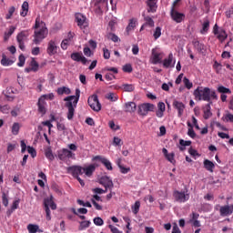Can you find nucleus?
Returning <instances> with one entry per match:
<instances>
[{
  "label": "nucleus",
  "instance_id": "f257e3e1",
  "mask_svg": "<svg viewBox=\"0 0 233 233\" xmlns=\"http://www.w3.org/2000/svg\"><path fill=\"white\" fill-rule=\"evenodd\" d=\"M193 96L196 101H207L210 103L211 101H218V96L215 90H211L209 87L198 86L194 92Z\"/></svg>",
  "mask_w": 233,
  "mask_h": 233
},
{
  "label": "nucleus",
  "instance_id": "f03ea898",
  "mask_svg": "<svg viewBox=\"0 0 233 233\" xmlns=\"http://www.w3.org/2000/svg\"><path fill=\"white\" fill-rule=\"evenodd\" d=\"M81 96V91L79 88L76 89V96H69L64 98V101H66L65 104L66 108H67L66 118L71 121L74 119L76 108L79 102Z\"/></svg>",
  "mask_w": 233,
  "mask_h": 233
},
{
  "label": "nucleus",
  "instance_id": "7ed1b4c3",
  "mask_svg": "<svg viewBox=\"0 0 233 233\" xmlns=\"http://www.w3.org/2000/svg\"><path fill=\"white\" fill-rule=\"evenodd\" d=\"M173 198L175 201L178 203H186L190 198V194L188 193V189L185 188L184 191L175 190L173 191Z\"/></svg>",
  "mask_w": 233,
  "mask_h": 233
},
{
  "label": "nucleus",
  "instance_id": "20e7f679",
  "mask_svg": "<svg viewBox=\"0 0 233 233\" xmlns=\"http://www.w3.org/2000/svg\"><path fill=\"white\" fill-rule=\"evenodd\" d=\"M213 34L217 36V39L223 44L228 37V35L226 29H222V27H218V24H215L213 27Z\"/></svg>",
  "mask_w": 233,
  "mask_h": 233
},
{
  "label": "nucleus",
  "instance_id": "39448f33",
  "mask_svg": "<svg viewBox=\"0 0 233 233\" xmlns=\"http://www.w3.org/2000/svg\"><path fill=\"white\" fill-rule=\"evenodd\" d=\"M156 109V106L150 103H144L138 106L137 114L140 116H147L148 112H154Z\"/></svg>",
  "mask_w": 233,
  "mask_h": 233
},
{
  "label": "nucleus",
  "instance_id": "423d86ee",
  "mask_svg": "<svg viewBox=\"0 0 233 233\" xmlns=\"http://www.w3.org/2000/svg\"><path fill=\"white\" fill-rule=\"evenodd\" d=\"M58 159L61 161H66L67 159H76V153L68 148H62L57 153Z\"/></svg>",
  "mask_w": 233,
  "mask_h": 233
},
{
  "label": "nucleus",
  "instance_id": "0eeeda50",
  "mask_svg": "<svg viewBox=\"0 0 233 233\" xmlns=\"http://www.w3.org/2000/svg\"><path fill=\"white\" fill-rule=\"evenodd\" d=\"M88 106L94 112L101 111V103L97 95H92L87 99Z\"/></svg>",
  "mask_w": 233,
  "mask_h": 233
},
{
  "label": "nucleus",
  "instance_id": "6e6552de",
  "mask_svg": "<svg viewBox=\"0 0 233 233\" xmlns=\"http://www.w3.org/2000/svg\"><path fill=\"white\" fill-rule=\"evenodd\" d=\"M108 11V0H95V12L97 15Z\"/></svg>",
  "mask_w": 233,
  "mask_h": 233
},
{
  "label": "nucleus",
  "instance_id": "1a4fd4ad",
  "mask_svg": "<svg viewBox=\"0 0 233 233\" xmlns=\"http://www.w3.org/2000/svg\"><path fill=\"white\" fill-rule=\"evenodd\" d=\"M215 210H219V215L221 217H228L233 214V205H225V206H215Z\"/></svg>",
  "mask_w": 233,
  "mask_h": 233
},
{
  "label": "nucleus",
  "instance_id": "9d476101",
  "mask_svg": "<svg viewBox=\"0 0 233 233\" xmlns=\"http://www.w3.org/2000/svg\"><path fill=\"white\" fill-rule=\"evenodd\" d=\"M171 19L177 24H180L186 19V15L177 10V8L171 7L170 11Z\"/></svg>",
  "mask_w": 233,
  "mask_h": 233
},
{
  "label": "nucleus",
  "instance_id": "9b49d317",
  "mask_svg": "<svg viewBox=\"0 0 233 233\" xmlns=\"http://www.w3.org/2000/svg\"><path fill=\"white\" fill-rule=\"evenodd\" d=\"M48 35L47 27H42V29L38 31H35V42L36 45H39Z\"/></svg>",
  "mask_w": 233,
  "mask_h": 233
},
{
  "label": "nucleus",
  "instance_id": "f8f14e48",
  "mask_svg": "<svg viewBox=\"0 0 233 233\" xmlns=\"http://www.w3.org/2000/svg\"><path fill=\"white\" fill-rule=\"evenodd\" d=\"M66 172L71 174L75 178L84 174L82 166H70L69 167H66Z\"/></svg>",
  "mask_w": 233,
  "mask_h": 233
},
{
  "label": "nucleus",
  "instance_id": "ddd939ff",
  "mask_svg": "<svg viewBox=\"0 0 233 233\" xmlns=\"http://www.w3.org/2000/svg\"><path fill=\"white\" fill-rule=\"evenodd\" d=\"M28 33L27 31H21L17 35V42L19 45V48L23 51L25 49V42L27 40Z\"/></svg>",
  "mask_w": 233,
  "mask_h": 233
},
{
  "label": "nucleus",
  "instance_id": "4468645a",
  "mask_svg": "<svg viewBox=\"0 0 233 233\" xmlns=\"http://www.w3.org/2000/svg\"><path fill=\"white\" fill-rule=\"evenodd\" d=\"M99 184L102 185L105 187V189H106V191H112V188L114 187L112 179H110V177H102L99 179Z\"/></svg>",
  "mask_w": 233,
  "mask_h": 233
},
{
  "label": "nucleus",
  "instance_id": "2eb2a0df",
  "mask_svg": "<svg viewBox=\"0 0 233 233\" xmlns=\"http://www.w3.org/2000/svg\"><path fill=\"white\" fill-rule=\"evenodd\" d=\"M70 57L73 61L81 62L83 65H86L88 62H91L88 61V59H86L85 56H83L82 53L78 52L71 54Z\"/></svg>",
  "mask_w": 233,
  "mask_h": 233
},
{
  "label": "nucleus",
  "instance_id": "dca6fc26",
  "mask_svg": "<svg viewBox=\"0 0 233 233\" xmlns=\"http://www.w3.org/2000/svg\"><path fill=\"white\" fill-rule=\"evenodd\" d=\"M94 160H98L100 161L104 166L105 167L109 170V171H112L113 170V167H112V162L110 160H108V158L105 157H102V156H96L94 157Z\"/></svg>",
  "mask_w": 233,
  "mask_h": 233
},
{
  "label": "nucleus",
  "instance_id": "f3484780",
  "mask_svg": "<svg viewBox=\"0 0 233 233\" xmlns=\"http://www.w3.org/2000/svg\"><path fill=\"white\" fill-rule=\"evenodd\" d=\"M58 52V46L56 45V43L53 40L49 41L47 44V48H46V53L49 56H54L56 54H57Z\"/></svg>",
  "mask_w": 233,
  "mask_h": 233
},
{
  "label": "nucleus",
  "instance_id": "a211bd4d",
  "mask_svg": "<svg viewBox=\"0 0 233 233\" xmlns=\"http://www.w3.org/2000/svg\"><path fill=\"white\" fill-rule=\"evenodd\" d=\"M76 21L80 28H86L87 26L86 17L81 14H76Z\"/></svg>",
  "mask_w": 233,
  "mask_h": 233
},
{
  "label": "nucleus",
  "instance_id": "6ab92c4d",
  "mask_svg": "<svg viewBox=\"0 0 233 233\" xmlns=\"http://www.w3.org/2000/svg\"><path fill=\"white\" fill-rule=\"evenodd\" d=\"M173 107L178 111V117H182L184 111L186 109V106L184 103L175 100L173 101Z\"/></svg>",
  "mask_w": 233,
  "mask_h": 233
},
{
  "label": "nucleus",
  "instance_id": "aec40b11",
  "mask_svg": "<svg viewBox=\"0 0 233 233\" xmlns=\"http://www.w3.org/2000/svg\"><path fill=\"white\" fill-rule=\"evenodd\" d=\"M213 104V102H208L207 105H205V106L203 107V118L205 120H208L212 116V112H211V105Z\"/></svg>",
  "mask_w": 233,
  "mask_h": 233
},
{
  "label": "nucleus",
  "instance_id": "412c9836",
  "mask_svg": "<svg viewBox=\"0 0 233 233\" xmlns=\"http://www.w3.org/2000/svg\"><path fill=\"white\" fill-rule=\"evenodd\" d=\"M38 113L44 116L46 114V102L44 100V97L38 98Z\"/></svg>",
  "mask_w": 233,
  "mask_h": 233
},
{
  "label": "nucleus",
  "instance_id": "4be33fe9",
  "mask_svg": "<svg viewBox=\"0 0 233 233\" xmlns=\"http://www.w3.org/2000/svg\"><path fill=\"white\" fill-rule=\"evenodd\" d=\"M96 170V166L95 164H90L86 167H83V174L87 177H91Z\"/></svg>",
  "mask_w": 233,
  "mask_h": 233
},
{
  "label": "nucleus",
  "instance_id": "5701e85b",
  "mask_svg": "<svg viewBox=\"0 0 233 233\" xmlns=\"http://www.w3.org/2000/svg\"><path fill=\"white\" fill-rule=\"evenodd\" d=\"M162 152H163L165 157L167 158V160L169 161V163H171L173 165L176 164L175 153L174 152L168 153V151L166 147H164L162 149Z\"/></svg>",
  "mask_w": 233,
  "mask_h": 233
},
{
  "label": "nucleus",
  "instance_id": "b1692460",
  "mask_svg": "<svg viewBox=\"0 0 233 233\" xmlns=\"http://www.w3.org/2000/svg\"><path fill=\"white\" fill-rule=\"evenodd\" d=\"M124 110L126 113H135L137 110V105L135 102H127L124 106Z\"/></svg>",
  "mask_w": 233,
  "mask_h": 233
},
{
  "label": "nucleus",
  "instance_id": "393cba45",
  "mask_svg": "<svg viewBox=\"0 0 233 233\" xmlns=\"http://www.w3.org/2000/svg\"><path fill=\"white\" fill-rule=\"evenodd\" d=\"M192 45L198 53L205 54L207 52L206 46L204 44H201L199 41H193Z\"/></svg>",
  "mask_w": 233,
  "mask_h": 233
},
{
  "label": "nucleus",
  "instance_id": "a878e982",
  "mask_svg": "<svg viewBox=\"0 0 233 233\" xmlns=\"http://www.w3.org/2000/svg\"><path fill=\"white\" fill-rule=\"evenodd\" d=\"M157 0H147V5L148 6L147 12L148 13H156L157 9Z\"/></svg>",
  "mask_w": 233,
  "mask_h": 233
},
{
  "label": "nucleus",
  "instance_id": "bb28decb",
  "mask_svg": "<svg viewBox=\"0 0 233 233\" xmlns=\"http://www.w3.org/2000/svg\"><path fill=\"white\" fill-rule=\"evenodd\" d=\"M204 168L209 172H214L215 164L209 159H204L203 161Z\"/></svg>",
  "mask_w": 233,
  "mask_h": 233
},
{
  "label": "nucleus",
  "instance_id": "cd10ccee",
  "mask_svg": "<svg viewBox=\"0 0 233 233\" xmlns=\"http://www.w3.org/2000/svg\"><path fill=\"white\" fill-rule=\"evenodd\" d=\"M44 207H50L52 210L56 209V204L54 202L53 197L44 199Z\"/></svg>",
  "mask_w": 233,
  "mask_h": 233
},
{
  "label": "nucleus",
  "instance_id": "c85d7f7f",
  "mask_svg": "<svg viewBox=\"0 0 233 233\" xmlns=\"http://www.w3.org/2000/svg\"><path fill=\"white\" fill-rule=\"evenodd\" d=\"M161 54L160 53H157L155 49L152 50V56H153V60H152V63L154 65H157V64H160L162 61V58L160 57Z\"/></svg>",
  "mask_w": 233,
  "mask_h": 233
},
{
  "label": "nucleus",
  "instance_id": "c756f323",
  "mask_svg": "<svg viewBox=\"0 0 233 233\" xmlns=\"http://www.w3.org/2000/svg\"><path fill=\"white\" fill-rule=\"evenodd\" d=\"M143 16H144V20H145L144 26H149L150 28L155 26V21L152 19L151 16L145 15H143Z\"/></svg>",
  "mask_w": 233,
  "mask_h": 233
},
{
  "label": "nucleus",
  "instance_id": "7c9ffc66",
  "mask_svg": "<svg viewBox=\"0 0 233 233\" xmlns=\"http://www.w3.org/2000/svg\"><path fill=\"white\" fill-rule=\"evenodd\" d=\"M209 28H210V22H209V20H205L203 22V24H202V29H200V34L201 35L208 34Z\"/></svg>",
  "mask_w": 233,
  "mask_h": 233
},
{
  "label": "nucleus",
  "instance_id": "2f4dec72",
  "mask_svg": "<svg viewBox=\"0 0 233 233\" xmlns=\"http://www.w3.org/2000/svg\"><path fill=\"white\" fill-rule=\"evenodd\" d=\"M27 231H29V233L43 232V230L39 228L38 225H34V224L27 225Z\"/></svg>",
  "mask_w": 233,
  "mask_h": 233
},
{
  "label": "nucleus",
  "instance_id": "473e14b6",
  "mask_svg": "<svg viewBox=\"0 0 233 233\" xmlns=\"http://www.w3.org/2000/svg\"><path fill=\"white\" fill-rule=\"evenodd\" d=\"M29 11V4L27 1H25L22 5V11L20 13L21 16L25 17Z\"/></svg>",
  "mask_w": 233,
  "mask_h": 233
},
{
  "label": "nucleus",
  "instance_id": "72a5a7b5",
  "mask_svg": "<svg viewBox=\"0 0 233 233\" xmlns=\"http://www.w3.org/2000/svg\"><path fill=\"white\" fill-rule=\"evenodd\" d=\"M56 93L58 94V96H63V94L69 96L71 94V89L69 87L63 86L57 88Z\"/></svg>",
  "mask_w": 233,
  "mask_h": 233
},
{
  "label": "nucleus",
  "instance_id": "f704fd0d",
  "mask_svg": "<svg viewBox=\"0 0 233 233\" xmlns=\"http://www.w3.org/2000/svg\"><path fill=\"white\" fill-rule=\"evenodd\" d=\"M14 64V61L7 58L5 55L2 56L1 65L4 66H10Z\"/></svg>",
  "mask_w": 233,
  "mask_h": 233
},
{
  "label": "nucleus",
  "instance_id": "c9c22d12",
  "mask_svg": "<svg viewBox=\"0 0 233 233\" xmlns=\"http://www.w3.org/2000/svg\"><path fill=\"white\" fill-rule=\"evenodd\" d=\"M187 126L189 127L187 130V136L191 138H195L197 134H196L195 130L193 129V125L189 121H187Z\"/></svg>",
  "mask_w": 233,
  "mask_h": 233
},
{
  "label": "nucleus",
  "instance_id": "e433bc0d",
  "mask_svg": "<svg viewBox=\"0 0 233 233\" xmlns=\"http://www.w3.org/2000/svg\"><path fill=\"white\" fill-rule=\"evenodd\" d=\"M30 66H31L30 69H28V68L25 69L27 72H29V71L37 72L38 71L39 64L34 58L31 60Z\"/></svg>",
  "mask_w": 233,
  "mask_h": 233
},
{
  "label": "nucleus",
  "instance_id": "4c0bfd02",
  "mask_svg": "<svg viewBox=\"0 0 233 233\" xmlns=\"http://www.w3.org/2000/svg\"><path fill=\"white\" fill-rule=\"evenodd\" d=\"M137 18H131L129 20V24L127 27V32L132 31L137 26Z\"/></svg>",
  "mask_w": 233,
  "mask_h": 233
},
{
  "label": "nucleus",
  "instance_id": "58836bf2",
  "mask_svg": "<svg viewBox=\"0 0 233 233\" xmlns=\"http://www.w3.org/2000/svg\"><path fill=\"white\" fill-rule=\"evenodd\" d=\"M45 157L49 160V161H53L55 159V156L53 154V151L51 149V147H47L45 150Z\"/></svg>",
  "mask_w": 233,
  "mask_h": 233
},
{
  "label": "nucleus",
  "instance_id": "ea45409f",
  "mask_svg": "<svg viewBox=\"0 0 233 233\" xmlns=\"http://www.w3.org/2000/svg\"><path fill=\"white\" fill-rule=\"evenodd\" d=\"M172 61H173V54H169V56H167V58H166L163 62L164 67L166 68L170 67L172 65Z\"/></svg>",
  "mask_w": 233,
  "mask_h": 233
},
{
  "label": "nucleus",
  "instance_id": "a19ab883",
  "mask_svg": "<svg viewBox=\"0 0 233 233\" xmlns=\"http://www.w3.org/2000/svg\"><path fill=\"white\" fill-rule=\"evenodd\" d=\"M122 88H123V90L126 91V92H132V91H134V89H135V86L132 85V84H124V85L122 86Z\"/></svg>",
  "mask_w": 233,
  "mask_h": 233
},
{
  "label": "nucleus",
  "instance_id": "79ce46f5",
  "mask_svg": "<svg viewBox=\"0 0 233 233\" xmlns=\"http://www.w3.org/2000/svg\"><path fill=\"white\" fill-rule=\"evenodd\" d=\"M106 38H107L108 40L113 41L114 43H116V42H118V40H119V38L117 37L116 35H115V33H107Z\"/></svg>",
  "mask_w": 233,
  "mask_h": 233
},
{
  "label": "nucleus",
  "instance_id": "37998d69",
  "mask_svg": "<svg viewBox=\"0 0 233 233\" xmlns=\"http://www.w3.org/2000/svg\"><path fill=\"white\" fill-rule=\"evenodd\" d=\"M15 29L16 27H14V25H11V27L9 28V31H6L5 33V40L9 39V37L15 33Z\"/></svg>",
  "mask_w": 233,
  "mask_h": 233
},
{
  "label": "nucleus",
  "instance_id": "c03bdc74",
  "mask_svg": "<svg viewBox=\"0 0 233 233\" xmlns=\"http://www.w3.org/2000/svg\"><path fill=\"white\" fill-rule=\"evenodd\" d=\"M90 225H91V221H89V220L82 221V222H80V225H79V230H84V229L89 228Z\"/></svg>",
  "mask_w": 233,
  "mask_h": 233
},
{
  "label": "nucleus",
  "instance_id": "a18cd8bd",
  "mask_svg": "<svg viewBox=\"0 0 233 233\" xmlns=\"http://www.w3.org/2000/svg\"><path fill=\"white\" fill-rule=\"evenodd\" d=\"M218 91L222 94H231L232 91L229 88H227L226 86H220L218 87Z\"/></svg>",
  "mask_w": 233,
  "mask_h": 233
},
{
  "label": "nucleus",
  "instance_id": "49530a36",
  "mask_svg": "<svg viewBox=\"0 0 233 233\" xmlns=\"http://www.w3.org/2000/svg\"><path fill=\"white\" fill-rule=\"evenodd\" d=\"M19 123H14L13 127H12V133L14 136H17L19 134Z\"/></svg>",
  "mask_w": 233,
  "mask_h": 233
},
{
  "label": "nucleus",
  "instance_id": "de8ad7c7",
  "mask_svg": "<svg viewBox=\"0 0 233 233\" xmlns=\"http://www.w3.org/2000/svg\"><path fill=\"white\" fill-rule=\"evenodd\" d=\"M0 111L4 115H8L10 113V106H8V105L0 106Z\"/></svg>",
  "mask_w": 233,
  "mask_h": 233
},
{
  "label": "nucleus",
  "instance_id": "09e8293b",
  "mask_svg": "<svg viewBox=\"0 0 233 233\" xmlns=\"http://www.w3.org/2000/svg\"><path fill=\"white\" fill-rule=\"evenodd\" d=\"M183 84L187 89H191L193 87V83H191L190 80L187 77L183 78Z\"/></svg>",
  "mask_w": 233,
  "mask_h": 233
},
{
  "label": "nucleus",
  "instance_id": "8fccbe9b",
  "mask_svg": "<svg viewBox=\"0 0 233 233\" xmlns=\"http://www.w3.org/2000/svg\"><path fill=\"white\" fill-rule=\"evenodd\" d=\"M15 12V6H11V7L8 9V13H7L6 15H5V19H6V20L11 19V17L13 16V15H14Z\"/></svg>",
  "mask_w": 233,
  "mask_h": 233
},
{
  "label": "nucleus",
  "instance_id": "3c124183",
  "mask_svg": "<svg viewBox=\"0 0 233 233\" xmlns=\"http://www.w3.org/2000/svg\"><path fill=\"white\" fill-rule=\"evenodd\" d=\"M162 34V29L161 27H156L155 31H154V38L155 40H157Z\"/></svg>",
  "mask_w": 233,
  "mask_h": 233
},
{
  "label": "nucleus",
  "instance_id": "603ef678",
  "mask_svg": "<svg viewBox=\"0 0 233 233\" xmlns=\"http://www.w3.org/2000/svg\"><path fill=\"white\" fill-rule=\"evenodd\" d=\"M132 211L135 215H137L139 211L140 208V202L139 201H136L135 205L132 206Z\"/></svg>",
  "mask_w": 233,
  "mask_h": 233
},
{
  "label": "nucleus",
  "instance_id": "864d4df0",
  "mask_svg": "<svg viewBox=\"0 0 233 233\" xmlns=\"http://www.w3.org/2000/svg\"><path fill=\"white\" fill-rule=\"evenodd\" d=\"M27 153H29L33 158L36 157V150L31 146H27Z\"/></svg>",
  "mask_w": 233,
  "mask_h": 233
},
{
  "label": "nucleus",
  "instance_id": "5fc2aeb1",
  "mask_svg": "<svg viewBox=\"0 0 233 233\" xmlns=\"http://www.w3.org/2000/svg\"><path fill=\"white\" fill-rule=\"evenodd\" d=\"M74 37H75V33H72V31H69L67 33V35H66V38L65 39V41H67L72 44L74 41Z\"/></svg>",
  "mask_w": 233,
  "mask_h": 233
},
{
  "label": "nucleus",
  "instance_id": "6e6d98bb",
  "mask_svg": "<svg viewBox=\"0 0 233 233\" xmlns=\"http://www.w3.org/2000/svg\"><path fill=\"white\" fill-rule=\"evenodd\" d=\"M2 203L5 207H7L9 204L8 197L5 192L2 194Z\"/></svg>",
  "mask_w": 233,
  "mask_h": 233
},
{
  "label": "nucleus",
  "instance_id": "4d7b16f0",
  "mask_svg": "<svg viewBox=\"0 0 233 233\" xmlns=\"http://www.w3.org/2000/svg\"><path fill=\"white\" fill-rule=\"evenodd\" d=\"M117 166L122 174H127L128 172H130V167H124V166H121L120 162H118Z\"/></svg>",
  "mask_w": 233,
  "mask_h": 233
},
{
  "label": "nucleus",
  "instance_id": "13d9d810",
  "mask_svg": "<svg viewBox=\"0 0 233 233\" xmlns=\"http://www.w3.org/2000/svg\"><path fill=\"white\" fill-rule=\"evenodd\" d=\"M179 144H180L181 147H190L191 144H192V141L180 139V140H179Z\"/></svg>",
  "mask_w": 233,
  "mask_h": 233
},
{
  "label": "nucleus",
  "instance_id": "bf43d9fd",
  "mask_svg": "<svg viewBox=\"0 0 233 233\" xmlns=\"http://www.w3.org/2000/svg\"><path fill=\"white\" fill-rule=\"evenodd\" d=\"M44 101H46V99H49V101H53L55 99V95L53 93H49L47 95H43L42 96Z\"/></svg>",
  "mask_w": 233,
  "mask_h": 233
},
{
  "label": "nucleus",
  "instance_id": "052dcab7",
  "mask_svg": "<svg viewBox=\"0 0 233 233\" xmlns=\"http://www.w3.org/2000/svg\"><path fill=\"white\" fill-rule=\"evenodd\" d=\"M123 144L121 138L118 137H114L113 145L116 147H120Z\"/></svg>",
  "mask_w": 233,
  "mask_h": 233
},
{
  "label": "nucleus",
  "instance_id": "680f3d73",
  "mask_svg": "<svg viewBox=\"0 0 233 233\" xmlns=\"http://www.w3.org/2000/svg\"><path fill=\"white\" fill-rule=\"evenodd\" d=\"M72 43L67 42V40H63L60 46L63 50H66L68 48V46L71 45Z\"/></svg>",
  "mask_w": 233,
  "mask_h": 233
},
{
  "label": "nucleus",
  "instance_id": "e2e57ef3",
  "mask_svg": "<svg viewBox=\"0 0 233 233\" xmlns=\"http://www.w3.org/2000/svg\"><path fill=\"white\" fill-rule=\"evenodd\" d=\"M93 221L96 226H103V224H105V221H103L101 218H95Z\"/></svg>",
  "mask_w": 233,
  "mask_h": 233
},
{
  "label": "nucleus",
  "instance_id": "0e129e2a",
  "mask_svg": "<svg viewBox=\"0 0 233 233\" xmlns=\"http://www.w3.org/2000/svg\"><path fill=\"white\" fill-rule=\"evenodd\" d=\"M123 71L126 73H131L133 71L132 66L130 64H127L123 66Z\"/></svg>",
  "mask_w": 233,
  "mask_h": 233
},
{
  "label": "nucleus",
  "instance_id": "69168bd1",
  "mask_svg": "<svg viewBox=\"0 0 233 233\" xmlns=\"http://www.w3.org/2000/svg\"><path fill=\"white\" fill-rule=\"evenodd\" d=\"M107 99H109V101L115 102L117 101V96H115L114 93H109L106 96Z\"/></svg>",
  "mask_w": 233,
  "mask_h": 233
},
{
  "label": "nucleus",
  "instance_id": "338daca9",
  "mask_svg": "<svg viewBox=\"0 0 233 233\" xmlns=\"http://www.w3.org/2000/svg\"><path fill=\"white\" fill-rule=\"evenodd\" d=\"M25 57L23 55H21L19 56V63L17 64V66L22 67L25 66Z\"/></svg>",
  "mask_w": 233,
  "mask_h": 233
},
{
  "label": "nucleus",
  "instance_id": "774afa93",
  "mask_svg": "<svg viewBox=\"0 0 233 233\" xmlns=\"http://www.w3.org/2000/svg\"><path fill=\"white\" fill-rule=\"evenodd\" d=\"M109 228L112 233H122L121 231L118 230V228H116V227H114L112 225H109Z\"/></svg>",
  "mask_w": 233,
  "mask_h": 233
}]
</instances>
